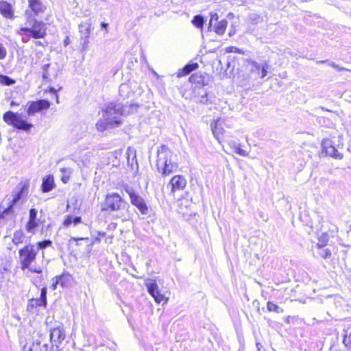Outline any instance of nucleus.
Listing matches in <instances>:
<instances>
[{
    "label": "nucleus",
    "mask_w": 351,
    "mask_h": 351,
    "mask_svg": "<svg viewBox=\"0 0 351 351\" xmlns=\"http://www.w3.org/2000/svg\"><path fill=\"white\" fill-rule=\"evenodd\" d=\"M206 21L204 19V17L202 15L197 14L195 15L192 21V24L197 28L203 29L204 25Z\"/></svg>",
    "instance_id": "obj_29"
},
{
    "label": "nucleus",
    "mask_w": 351,
    "mask_h": 351,
    "mask_svg": "<svg viewBox=\"0 0 351 351\" xmlns=\"http://www.w3.org/2000/svg\"><path fill=\"white\" fill-rule=\"evenodd\" d=\"M84 25L88 26V31L90 32V23L88 21L83 22L79 25V31L81 34L86 32V27Z\"/></svg>",
    "instance_id": "obj_42"
},
{
    "label": "nucleus",
    "mask_w": 351,
    "mask_h": 351,
    "mask_svg": "<svg viewBox=\"0 0 351 351\" xmlns=\"http://www.w3.org/2000/svg\"><path fill=\"white\" fill-rule=\"evenodd\" d=\"M329 235L327 232H322L318 237V243L316 244L317 247H325L328 242Z\"/></svg>",
    "instance_id": "obj_34"
},
{
    "label": "nucleus",
    "mask_w": 351,
    "mask_h": 351,
    "mask_svg": "<svg viewBox=\"0 0 351 351\" xmlns=\"http://www.w3.org/2000/svg\"><path fill=\"white\" fill-rule=\"evenodd\" d=\"M294 319L293 317H291V316H287L286 319H285V322L287 323V324H290L293 319Z\"/></svg>",
    "instance_id": "obj_55"
},
{
    "label": "nucleus",
    "mask_w": 351,
    "mask_h": 351,
    "mask_svg": "<svg viewBox=\"0 0 351 351\" xmlns=\"http://www.w3.org/2000/svg\"><path fill=\"white\" fill-rule=\"evenodd\" d=\"M58 284L60 285V283L57 282V278L56 277V279H55V280H53V283H52V285H51V288H52V289H53V290H55V289H56L57 285H58Z\"/></svg>",
    "instance_id": "obj_50"
},
{
    "label": "nucleus",
    "mask_w": 351,
    "mask_h": 351,
    "mask_svg": "<svg viewBox=\"0 0 351 351\" xmlns=\"http://www.w3.org/2000/svg\"><path fill=\"white\" fill-rule=\"evenodd\" d=\"M226 65V68L224 70L223 75L226 77H231L233 75L234 69V66H235L234 62L230 61V60H227Z\"/></svg>",
    "instance_id": "obj_31"
},
{
    "label": "nucleus",
    "mask_w": 351,
    "mask_h": 351,
    "mask_svg": "<svg viewBox=\"0 0 351 351\" xmlns=\"http://www.w3.org/2000/svg\"><path fill=\"white\" fill-rule=\"evenodd\" d=\"M198 66H199L197 62L191 61L186 64L182 69L179 70L178 73V77H181L182 76L187 75L193 71L197 69Z\"/></svg>",
    "instance_id": "obj_24"
},
{
    "label": "nucleus",
    "mask_w": 351,
    "mask_h": 351,
    "mask_svg": "<svg viewBox=\"0 0 351 351\" xmlns=\"http://www.w3.org/2000/svg\"><path fill=\"white\" fill-rule=\"evenodd\" d=\"M29 187V180L20 182L12 190L11 193L12 199L10 200L8 204L19 210L21 206L26 202Z\"/></svg>",
    "instance_id": "obj_6"
},
{
    "label": "nucleus",
    "mask_w": 351,
    "mask_h": 351,
    "mask_svg": "<svg viewBox=\"0 0 351 351\" xmlns=\"http://www.w3.org/2000/svg\"><path fill=\"white\" fill-rule=\"evenodd\" d=\"M52 243H53L52 241L50 239H45L43 241H38L37 243V250H43L45 249H46L47 247L51 246Z\"/></svg>",
    "instance_id": "obj_37"
},
{
    "label": "nucleus",
    "mask_w": 351,
    "mask_h": 351,
    "mask_svg": "<svg viewBox=\"0 0 351 351\" xmlns=\"http://www.w3.org/2000/svg\"><path fill=\"white\" fill-rule=\"evenodd\" d=\"M56 186L54 178L52 175L49 174L45 176L42 180L41 191L43 193H48L51 191Z\"/></svg>",
    "instance_id": "obj_21"
},
{
    "label": "nucleus",
    "mask_w": 351,
    "mask_h": 351,
    "mask_svg": "<svg viewBox=\"0 0 351 351\" xmlns=\"http://www.w3.org/2000/svg\"><path fill=\"white\" fill-rule=\"evenodd\" d=\"M86 27V32L81 34L80 40H81V45L84 50H85L89 43L88 39L90 36V32L88 31V26L85 25Z\"/></svg>",
    "instance_id": "obj_32"
},
{
    "label": "nucleus",
    "mask_w": 351,
    "mask_h": 351,
    "mask_svg": "<svg viewBox=\"0 0 351 351\" xmlns=\"http://www.w3.org/2000/svg\"><path fill=\"white\" fill-rule=\"evenodd\" d=\"M222 147L226 152H228L229 150L241 156H245L247 154V152L241 148V144L234 141L226 142V145H222Z\"/></svg>",
    "instance_id": "obj_18"
},
{
    "label": "nucleus",
    "mask_w": 351,
    "mask_h": 351,
    "mask_svg": "<svg viewBox=\"0 0 351 351\" xmlns=\"http://www.w3.org/2000/svg\"><path fill=\"white\" fill-rule=\"evenodd\" d=\"M28 7L25 11L24 17L26 25H36L46 27L45 23L40 20L47 9V3L42 0H28Z\"/></svg>",
    "instance_id": "obj_3"
},
{
    "label": "nucleus",
    "mask_w": 351,
    "mask_h": 351,
    "mask_svg": "<svg viewBox=\"0 0 351 351\" xmlns=\"http://www.w3.org/2000/svg\"><path fill=\"white\" fill-rule=\"evenodd\" d=\"M100 25H101V29H106L107 31V28L108 27V23H106L105 22H101Z\"/></svg>",
    "instance_id": "obj_54"
},
{
    "label": "nucleus",
    "mask_w": 351,
    "mask_h": 351,
    "mask_svg": "<svg viewBox=\"0 0 351 351\" xmlns=\"http://www.w3.org/2000/svg\"><path fill=\"white\" fill-rule=\"evenodd\" d=\"M216 41L214 39H209V42L207 43V47H208V53H215L217 51V50L219 48V45L217 46V47H215L213 48H212L210 45H211L212 43Z\"/></svg>",
    "instance_id": "obj_43"
},
{
    "label": "nucleus",
    "mask_w": 351,
    "mask_h": 351,
    "mask_svg": "<svg viewBox=\"0 0 351 351\" xmlns=\"http://www.w3.org/2000/svg\"><path fill=\"white\" fill-rule=\"evenodd\" d=\"M219 121V118L216 119L215 122L211 123L210 127L214 136L219 142V130L217 128V123Z\"/></svg>",
    "instance_id": "obj_39"
},
{
    "label": "nucleus",
    "mask_w": 351,
    "mask_h": 351,
    "mask_svg": "<svg viewBox=\"0 0 351 351\" xmlns=\"http://www.w3.org/2000/svg\"><path fill=\"white\" fill-rule=\"evenodd\" d=\"M25 234L21 230H16L12 237V242L15 245H19L23 242Z\"/></svg>",
    "instance_id": "obj_30"
},
{
    "label": "nucleus",
    "mask_w": 351,
    "mask_h": 351,
    "mask_svg": "<svg viewBox=\"0 0 351 351\" xmlns=\"http://www.w3.org/2000/svg\"><path fill=\"white\" fill-rule=\"evenodd\" d=\"M228 25V22L226 19L221 20V36L224 33Z\"/></svg>",
    "instance_id": "obj_45"
},
{
    "label": "nucleus",
    "mask_w": 351,
    "mask_h": 351,
    "mask_svg": "<svg viewBox=\"0 0 351 351\" xmlns=\"http://www.w3.org/2000/svg\"><path fill=\"white\" fill-rule=\"evenodd\" d=\"M256 347L257 348V351H261V348H263V346L260 342H256Z\"/></svg>",
    "instance_id": "obj_56"
},
{
    "label": "nucleus",
    "mask_w": 351,
    "mask_h": 351,
    "mask_svg": "<svg viewBox=\"0 0 351 351\" xmlns=\"http://www.w3.org/2000/svg\"><path fill=\"white\" fill-rule=\"evenodd\" d=\"M147 292L154 298L157 303H160L165 300V297L160 293L158 286L156 281H151L146 283Z\"/></svg>",
    "instance_id": "obj_17"
},
{
    "label": "nucleus",
    "mask_w": 351,
    "mask_h": 351,
    "mask_svg": "<svg viewBox=\"0 0 351 351\" xmlns=\"http://www.w3.org/2000/svg\"><path fill=\"white\" fill-rule=\"evenodd\" d=\"M57 90L53 87V86H49V92L51 93H53L56 95V102L58 103L59 101H58V95L56 94L57 93Z\"/></svg>",
    "instance_id": "obj_48"
},
{
    "label": "nucleus",
    "mask_w": 351,
    "mask_h": 351,
    "mask_svg": "<svg viewBox=\"0 0 351 351\" xmlns=\"http://www.w3.org/2000/svg\"><path fill=\"white\" fill-rule=\"evenodd\" d=\"M328 62V65L335 69H337V71H342L344 69L343 68H341V67H339L338 64H337L335 62Z\"/></svg>",
    "instance_id": "obj_46"
},
{
    "label": "nucleus",
    "mask_w": 351,
    "mask_h": 351,
    "mask_svg": "<svg viewBox=\"0 0 351 351\" xmlns=\"http://www.w3.org/2000/svg\"><path fill=\"white\" fill-rule=\"evenodd\" d=\"M343 343L348 350H351V326L343 330Z\"/></svg>",
    "instance_id": "obj_26"
},
{
    "label": "nucleus",
    "mask_w": 351,
    "mask_h": 351,
    "mask_svg": "<svg viewBox=\"0 0 351 351\" xmlns=\"http://www.w3.org/2000/svg\"><path fill=\"white\" fill-rule=\"evenodd\" d=\"M84 239H86V240H88V238H83V237H80V238H75V237H72V238L70 239V241H82V240H84Z\"/></svg>",
    "instance_id": "obj_52"
},
{
    "label": "nucleus",
    "mask_w": 351,
    "mask_h": 351,
    "mask_svg": "<svg viewBox=\"0 0 351 351\" xmlns=\"http://www.w3.org/2000/svg\"><path fill=\"white\" fill-rule=\"evenodd\" d=\"M19 106V103L14 101H12L10 102V106L11 107H14V106Z\"/></svg>",
    "instance_id": "obj_57"
},
{
    "label": "nucleus",
    "mask_w": 351,
    "mask_h": 351,
    "mask_svg": "<svg viewBox=\"0 0 351 351\" xmlns=\"http://www.w3.org/2000/svg\"><path fill=\"white\" fill-rule=\"evenodd\" d=\"M268 69L269 64L267 62H265L262 65H261L260 75L258 76H260L262 79L266 77L268 73Z\"/></svg>",
    "instance_id": "obj_40"
},
{
    "label": "nucleus",
    "mask_w": 351,
    "mask_h": 351,
    "mask_svg": "<svg viewBox=\"0 0 351 351\" xmlns=\"http://www.w3.org/2000/svg\"><path fill=\"white\" fill-rule=\"evenodd\" d=\"M38 210L32 208L29 210V219L25 226L27 232L34 234L35 230L39 226L40 220L37 218Z\"/></svg>",
    "instance_id": "obj_15"
},
{
    "label": "nucleus",
    "mask_w": 351,
    "mask_h": 351,
    "mask_svg": "<svg viewBox=\"0 0 351 351\" xmlns=\"http://www.w3.org/2000/svg\"><path fill=\"white\" fill-rule=\"evenodd\" d=\"M0 14L4 18L12 19L14 17V10L12 5L5 0H0Z\"/></svg>",
    "instance_id": "obj_20"
},
{
    "label": "nucleus",
    "mask_w": 351,
    "mask_h": 351,
    "mask_svg": "<svg viewBox=\"0 0 351 351\" xmlns=\"http://www.w3.org/2000/svg\"><path fill=\"white\" fill-rule=\"evenodd\" d=\"M34 351H44L43 346H41L40 341L38 339H33L32 341Z\"/></svg>",
    "instance_id": "obj_41"
},
{
    "label": "nucleus",
    "mask_w": 351,
    "mask_h": 351,
    "mask_svg": "<svg viewBox=\"0 0 351 351\" xmlns=\"http://www.w3.org/2000/svg\"><path fill=\"white\" fill-rule=\"evenodd\" d=\"M66 337L62 327L57 326L50 329L49 339L51 343V349L56 348L57 351L60 350V345Z\"/></svg>",
    "instance_id": "obj_12"
},
{
    "label": "nucleus",
    "mask_w": 351,
    "mask_h": 351,
    "mask_svg": "<svg viewBox=\"0 0 351 351\" xmlns=\"http://www.w3.org/2000/svg\"><path fill=\"white\" fill-rule=\"evenodd\" d=\"M47 288H42L39 298H32L28 300L27 310L30 312H34V310L36 309L38 307L45 308L47 304Z\"/></svg>",
    "instance_id": "obj_13"
},
{
    "label": "nucleus",
    "mask_w": 351,
    "mask_h": 351,
    "mask_svg": "<svg viewBox=\"0 0 351 351\" xmlns=\"http://www.w3.org/2000/svg\"><path fill=\"white\" fill-rule=\"evenodd\" d=\"M172 158L173 152L167 145H161L158 147L156 166L162 176H169L178 169V164Z\"/></svg>",
    "instance_id": "obj_2"
},
{
    "label": "nucleus",
    "mask_w": 351,
    "mask_h": 351,
    "mask_svg": "<svg viewBox=\"0 0 351 351\" xmlns=\"http://www.w3.org/2000/svg\"><path fill=\"white\" fill-rule=\"evenodd\" d=\"M169 184L171 187V192L173 193L176 191L184 189L186 185V180L183 176L178 175L171 179Z\"/></svg>",
    "instance_id": "obj_19"
},
{
    "label": "nucleus",
    "mask_w": 351,
    "mask_h": 351,
    "mask_svg": "<svg viewBox=\"0 0 351 351\" xmlns=\"http://www.w3.org/2000/svg\"><path fill=\"white\" fill-rule=\"evenodd\" d=\"M212 32H215L216 35L219 34V16L217 12L210 13V19L208 24L207 30L204 33H202V36H206L210 37V33Z\"/></svg>",
    "instance_id": "obj_16"
},
{
    "label": "nucleus",
    "mask_w": 351,
    "mask_h": 351,
    "mask_svg": "<svg viewBox=\"0 0 351 351\" xmlns=\"http://www.w3.org/2000/svg\"><path fill=\"white\" fill-rule=\"evenodd\" d=\"M328 62V60H319V61H317V64H323V63H326Z\"/></svg>",
    "instance_id": "obj_61"
},
{
    "label": "nucleus",
    "mask_w": 351,
    "mask_h": 351,
    "mask_svg": "<svg viewBox=\"0 0 351 351\" xmlns=\"http://www.w3.org/2000/svg\"><path fill=\"white\" fill-rule=\"evenodd\" d=\"M43 347L44 348L45 350L44 351H57L56 348H54L53 349H51V347L50 348V350H48V344L47 343H45L43 345Z\"/></svg>",
    "instance_id": "obj_51"
},
{
    "label": "nucleus",
    "mask_w": 351,
    "mask_h": 351,
    "mask_svg": "<svg viewBox=\"0 0 351 351\" xmlns=\"http://www.w3.org/2000/svg\"><path fill=\"white\" fill-rule=\"evenodd\" d=\"M82 222V217L80 216H75L72 215H68L66 216L63 221V225L65 227H69L71 224H74L75 226L80 223Z\"/></svg>",
    "instance_id": "obj_25"
},
{
    "label": "nucleus",
    "mask_w": 351,
    "mask_h": 351,
    "mask_svg": "<svg viewBox=\"0 0 351 351\" xmlns=\"http://www.w3.org/2000/svg\"><path fill=\"white\" fill-rule=\"evenodd\" d=\"M7 56V50L2 43H0V60H3Z\"/></svg>",
    "instance_id": "obj_44"
},
{
    "label": "nucleus",
    "mask_w": 351,
    "mask_h": 351,
    "mask_svg": "<svg viewBox=\"0 0 351 351\" xmlns=\"http://www.w3.org/2000/svg\"><path fill=\"white\" fill-rule=\"evenodd\" d=\"M37 251L35 246L32 244L26 245L24 247L19 251V259L21 262V267L22 270L28 269L34 273H40V270L32 269L29 267L32 262L36 259Z\"/></svg>",
    "instance_id": "obj_7"
},
{
    "label": "nucleus",
    "mask_w": 351,
    "mask_h": 351,
    "mask_svg": "<svg viewBox=\"0 0 351 351\" xmlns=\"http://www.w3.org/2000/svg\"><path fill=\"white\" fill-rule=\"evenodd\" d=\"M60 171L61 173H62V176L61 177L62 182L64 184H66L70 179L72 169L70 167H62L60 168Z\"/></svg>",
    "instance_id": "obj_33"
},
{
    "label": "nucleus",
    "mask_w": 351,
    "mask_h": 351,
    "mask_svg": "<svg viewBox=\"0 0 351 351\" xmlns=\"http://www.w3.org/2000/svg\"><path fill=\"white\" fill-rule=\"evenodd\" d=\"M324 247H317L319 249L317 254H319V256H321L322 258H323L324 259L330 258V256H331L330 250L328 248L324 249Z\"/></svg>",
    "instance_id": "obj_38"
},
{
    "label": "nucleus",
    "mask_w": 351,
    "mask_h": 351,
    "mask_svg": "<svg viewBox=\"0 0 351 351\" xmlns=\"http://www.w3.org/2000/svg\"><path fill=\"white\" fill-rule=\"evenodd\" d=\"M234 34V32H232L231 31L229 32V36H231Z\"/></svg>",
    "instance_id": "obj_63"
},
{
    "label": "nucleus",
    "mask_w": 351,
    "mask_h": 351,
    "mask_svg": "<svg viewBox=\"0 0 351 351\" xmlns=\"http://www.w3.org/2000/svg\"><path fill=\"white\" fill-rule=\"evenodd\" d=\"M56 278L57 282H59L63 288H68L72 285L73 277L69 273H63L62 274L56 276Z\"/></svg>",
    "instance_id": "obj_23"
},
{
    "label": "nucleus",
    "mask_w": 351,
    "mask_h": 351,
    "mask_svg": "<svg viewBox=\"0 0 351 351\" xmlns=\"http://www.w3.org/2000/svg\"><path fill=\"white\" fill-rule=\"evenodd\" d=\"M0 209H1V206ZM19 211L9 204L6 208L2 210H0V226H5L8 221H14Z\"/></svg>",
    "instance_id": "obj_14"
},
{
    "label": "nucleus",
    "mask_w": 351,
    "mask_h": 351,
    "mask_svg": "<svg viewBox=\"0 0 351 351\" xmlns=\"http://www.w3.org/2000/svg\"><path fill=\"white\" fill-rule=\"evenodd\" d=\"M128 84H122L119 86V95L123 97L114 101H110L103 108L102 118L96 123V128L99 132H104L107 129L119 127L122 123L121 116H126L137 112L139 105L137 103H129L125 101V93H128Z\"/></svg>",
    "instance_id": "obj_1"
},
{
    "label": "nucleus",
    "mask_w": 351,
    "mask_h": 351,
    "mask_svg": "<svg viewBox=\"0 0 351 351\" xmlns=\"http://www.w3.org/2000/svg\"><path fill=\"white\" fill-rule=\"evenodd\" d=\"M130 206L118 193H108L101 204V210L114 212L129 208Z\"/></svg>",
    "instance_id": "obj_5"
},
{
    "label": "nucleus",
    "mask_w": 351,
    "mask_h": 351,
    "mask_svg": "<svg viewBox=\"0 0 351 351\" xmlns=\"http://www.w3.org/2000/svg\"><path fill=\"white\" fill-rule=\"evenodd\" d=\"M49 68H50L49 63L45 64L43 66V67H42V69H43L42 78L44 82L51 83L52 80L50 77V76L51 75V73L50 72Z\"/></svg>",
    "instance_id": "obj_28"
},
{
    "label": "nucleus",
    "mask_w": 351,
    "mask_h": 351,
    "mask_svg": "<svg viewBox=\"0 0 351 351\" xmlns=\"http://www.w3.org/2000/svg\"><path fill=\"white\" fill-rule=\"evenodd\" d=\"M97 234L99 237H104L106 235V233L103 231H97Z\"/></svg>",
    "instance_id": "obj_53"
},
{
    "label": "nucleus",
    "mask_w": 351,
    "mask_h": 351,
    "mask_svg": "<svg viewBox=\"0 0 351 351\" xmlns=\"http://www.w3.org/2000/svg\"><path fill=\"white\" fill-rule=\"evenodd\" d=\"M69 43H70V38H69V37L67 36H66V37H65V38H64V40H63L64 46V47L68 46V45H69Z\"/></svg>",
    "instance_id": "obj_49"
},
{
    "label": "nucleus",
    "mask_w": 351,
    "mask_h": 351,
    "mask_svg": "<svg viewBox=\"0 0 351 351\" xmlns=\"http://www.w3.org/2000/svg\"><path fill=\"white\" fill-rule=\"evenodd\" d=\"M189 82L194 88H200L205 86V76L202 74L195 73L189 77Z\"/></svg>",
    "instance_id": "obj_22"
},
{
    "label": "nucleus",
    "mask_w": 351,
    "mask_h": 351,
    "mask_svg": "<svg viewBox=\"0 0 351 351\" xmlns=\"http://www.w3.org/2000/svg\"><path fill=\"white\" fill-rule=\"evenodd\" d=\"M54 71L55 73L53 74V76L54 79H56L58 77V71H56V70H54Z\"/></svg>",
    "instance_id": "obj_62"
},
{
    "label": "nucleus",
    "mask_w": 351,
    "mask_h": 351,
    "mask_svg": "<svg viewBox=\"0 0 351 351\" xmlns=\"http://www.w3.org/2000/svg\"><path fill=\"white\" fill-rule=\"evenodd\" d=\"M16 83V80L8 75L0 74V84L3 86H12Z\"/></svg>",
    "instance_id": "obj_35"
},
{
    "label": "nucleus",
    "mask_w": 351,
    "mask_h": 351,
    "mask_svg": "<svg viewBox=\"0 0 351 351\" xmlns=\"http://www.w3.org/2000/svg\"><path fill=\"white\" fill-rule=\"evenodd\" d=\"M322 110H326V111H329L328 109H326V108L324 107H322Z\"/></svg>",
    "instance_id": "obj_64"
},
{
    "label": "nucleus",
    "mask_w": 351,
    "mask_h": 351,
    "mask_svg": "<svg viewBox=\"0 0 351 351\" xmlns=\"http://www.w3.org/2000/svg\"><path fill=\"white\" fill-rule=\"evenodd\" d=\"M267 308L269 311H274L277 313H283V309L280 306H278L276 304L272 302H267Z\"/></svg>",
    "instance_id": "obj_36"
},
{
    "label": "nucleus",
    "mask_w": 351,
    "mask_h": 351,
    "mask_svg": "<svg viewBox=\"0 0 351 351\" xmlns=\"http://www.w3.org/2000/svg\"><path fill=\"white\" fill-rule=\"evenodd\" d=\"M125 191L128 194L130 200L134 206H135L143 215H148L149 208L147 204L145 199L141 196L131 186L125 185L124 186Z\"/></svg>",
    "instance_id": "obj_10"
},
{
    "label": "nucleus",
    "mask_w": 351,
    "mask_h": 351,
    "mask_svg": "<svg viewBox=\"0 0 351 351\" xmlns=\"http://www.w3.org/2000/svg\"><path fill=\"white\" fill-rule=\"evenodd\" d=\"M234 17V14L231 13V12L228 13V14L227 15V18H228V19H232Z\"/></svg>",
    "instance_id": "obj_58"
},
{
    "label": "nucleus",
    "mask_w": 351,
    "mask_h": 351,
    "mask_svg": "<svg viewBox=\"0 0 351 351\" xmlns=\"http://www.w3.org/2000/svg\"><path fill=\"white\" fill-rule=\"evenodd\" d=\"M50 106L51 102L48 99H37L29 101L25 106V110L28 117H33L36 113L48 110Z\"/></svg>",
    "instance_id": "obj_11"
},
{
    "label": "nucleus",
    "mask_w": 351,
    "mask_h": 351,
    "mask_svg": "<svg viewBox=\"0 0 351 351\" xmlns=\"http://www.w3.org/2000/svg\"><path fill=\"white\" fill-rule=\"evenodd\" d=\"M35 45H40V46H43V43L41 41H36L35 42Z\"/></svg>",
    "instance_id": "obj_60"
},
{
    "label": "nucleus",
    "mask_w": 351,
    "mask_h": 351,
    "mask_svg": "<svg viewBox=\"0 0 351 351\" xmlns=\"http://www.w3.org/2000/svg\"><path fill=\"white\" fill-rule=\"evenodd\" d=\"M27 27H21L19 34L21 36V40L27 43L30 38L41 39L47 35V27H43L36 25H27Z\"/></svg>",
    "instance_id": "obj_9"
},
{
    "label": "nucleus",
    "mask_w": 351,
    "mask_h": 351,
    "mask_svg": "<svg viewBox=\"0 0 351 351\" xmlns=\"http://www.w3.org/2000/svg\"><path fill=\"white\" fill-rule=\"evenodd\" d=\"M343 144L342 143V136H339L338 144L328 138H324L321 142L322 152L324 153L325 156H329L336 160H342L343 154L338 151V149H342Z\"/></svg>",
    "instance_id": "obj_8"
},
{
    "label": "nucleus",
    "mask_w": 351,
    "mask_h": 351,
    "mask_svg": "<svg viewBox=\"0 0 351 351\" xmlns=\"http://www.w3.org/2000/svg\"><path fill=\"white\" fill-rule=\"evenodd\" d=\"M23 351H34L32 343L30 344L26 343L23 347Z\"/></svg>",
    "instance_id": "obj_47"
},
{
    "label": "nucleus",
    "mask_w": 351,
    "mask_h": 351,
    "mask_svg": "<svg viewBox=\"0 0 351 351\" xmlns=\"http://www.w3.org/2000/svg\"><path fill=\"white\" fill-rule=\"evenodd\" d=\"M247 67L249 68L252 73H254L256 75H260L261 65L256 62L251 60H247Z\"/></svg>",
    "instance_id": "obj_27"
},
{
    "label": "nucleus",
    "mask_w": 351,
    "mask_h": 351,
    "mask_svg": "<svg viewBox=\"0 0 351 351\" xmlns=\"http://www.w3.org/2000/svg\"><path fill=\"white\" fill-rule=\"evenodd\" d=\"M3 120L15 130L27 133H29L34 128V125L27 121L26 116L17 112H14L11 110L5 112L3 115Z\"/></svg>",
    "instance_id": "obj_4"
},
{
    "label": "nucleus",
    "mask_w": 351,
    "mask_h": 351,
    "mask_svg": "<svg viewBox=\"0 0 351 351\" xmlns=\"http://www.w3.org/2000/svg\"><path fill=\"white\" fill-rule=\"evenodd\" d=\"M100 241H101V239L99 237H95V239H94L95 243H100Z\"/></svg>",
    "instance_id": "obj_59"
}]
</instances>
